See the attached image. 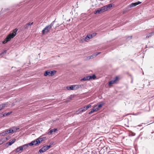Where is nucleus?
Returning a JSON list of instances; mask_svg holds the SVG:
<instances>
[{
	"instance_id": "nucleus-30",
	"label": "nucleus",
	"mask_w": 154,
	"mask_h": 154,
	"mask_svg": "<svg viewBox=\"0 0 154 154\" xmlns=\"http://www.w3.org/2000/svg\"><path fill=\"white\" fill-rule=\"evenodd\" d=\"M91 105L89 104L87 106H85V107L86 108V109L87 110L89 108L91 107Z\"/></svg>"
},
{
	"instance_id": "nucleus-41",
	"label": "nucleus",
	"mask_w": 154,
	"mask_h": 154,
	"mask_svg": "<svg viewBox=\"0 0 154 154\" xmlns=\"http://www.w3.org/2000/svg\"><path fill=\"white\" fill-rule=\"evenodd\" d=\"M19 129V128H18L17 129H17Z\"/></svg>"
},
{
	"instance_id": "nucleus-32",
	"label": "nucleus",
	"mask_w": 154,
	"mask_h": 154,
	"mask_svg": "<svg viewBox=\"0 0 154 154\" xmlns=\"http://www.w3.org/2000/svg\"><path fill=\"white\" fill-rule=\"evenodd\" d=\"M91 76V79H95L96 78V76H95V75H93L92 76Z\"/></svg>"
},
{
	"instance_id": "nucleus-5",
	"label": "nucleus",
	"mask_w": 154,
	"mask_h": 154,
	"mask_svg": "<svg viewBox=\"0 0 154 154\" xmlns=\"http://www.w3.org/2000/svg\"><path fill=\"white\" fill-rule=\"evenodd\" d=\"M38 138H37L36 140H35L32 141L31 143H29V145L30 146H32L33 145H36L38 144Z\"/></svg>"
},
{
	"instance_id": "nucleus-20",
	"label": "nucleus",
	"mask_w": 154,
	"mask_h": 154,
	"mask_svg": "<svg viewBox=\"0 0 154 154\" xmlns=\"http://www.w3.org/2000/svg\"><path fill=\"white\" fill-rule=\"evenodd\" d=\"M94 106L93 109H92L91 111L89 112V114H91L94 112L97 111L96 110Z\"/></svg>"
},
{
	"instance_id": "nucleus-18",
	"label": "nucleus",
	"mask_w": 154,
	"mask_h": 154,
	"mask_svg": "<svg viewBox=\"0 0 154 154\" xmlns=\"http://www.w3.org/2000/svg\"><path fill=\"white\" fill-rule=\"evenodd\" d=\"M46 139L45 137H39V143L41 142L42 141Z\"/></svg>"
},
{
	"instance_id": "nucleus-35",
	"label": "nucleus",
	"mask_w": 154,
	"mask_h": 154,
	"mask_svg": "<svg viewBox=\"0 0 154 154\" xmlns=\"http://www.w3.org/2000/svg\"><path fill=\"white\" fill-rule=\"evenodd\" d=\"M8 130V131L10 133H12L13 132H14V130H12V129H9V130Z\"/></svg>"
},
{
	"instance_id": "nucleus-3",
	"label": "nucleus",
	"mask_w": 154,
	"mask_h": 154,
	"mask_svg": "<svg viewBox=\"0 0 154 154\" xmlns=\"http://www.w3.org/2000/svg\"><path fill=\"white\" fill-rule=\"evenodd\" d=\"M106 11V8L105 7L103 6L100 8L99 9L95 11L94 12L95 14H100L103 13Z\"/></svg>"
},
{
	"instance_id": "nucleus-6",
	"label": "nucleus",
	"mask_w": 154,
	"mask_h": 154,
	"mask_svg": "<svg viewBox=\"0 0 154 154\" xmlns=\"http://www.w3.org/2000/svg\"><path fill=\"white\" fill-rule=\"evenodd\" d=\"M66 88L67 89V90H74L76 89V85H71L70 86H67L66 87Z\"/></svg>"
},
{
	"instance_id": "nucleus-39",
	"label": "nucleus",
	"mask_w": 154,
	"mask_h": 154,
	"mask_svg": "<svg viewBox=\"0 0 154 154\" xmlns=\"http://www.w3.org/2000/svg\"><path fill=\"white\" fill-rule=\"evenodd\" d=\"M3 108L2 107V105H0V111L2 110Z\"/></svg>"
},
{
	"instance_id": "nucleus-22",
	"label": "nucleus",
	"mask_w": 154,
	"mask_h": 154,
	"mask_svg": "<svg viewBox=\"0 0 154 154\" xmlns=\"http://www.w3.org/2000/svg\"><path fill=\"white\" fill-rule=\"evenodd\" d=\"M5 142L4 139L2 138L0 139V145L2 144Z\"/></svg>"
},
{
	"instance_id": "nucleus-33",
	"label": "nucleus",
	"mask_w": 154,
	"mask_h": 154,
	"mask_svg": "<svg viewBox=\"0 0 154 154\" xmlns=\"http://www.w3.org/2000/svg\"><path fill=\"white\" fill-rule=\"evenodd\" d=\"M7 50H4L1 53L2 54H6L7 52Z\"/></svg>"
},
{
	"instance_id": "nucleus-14",
	"label": "nucleus",
	"mask_w": 154,
	"mask_h": 154,
	"mask_svg": "<svg viewBox=\"0 0 154 154\" xmlns=\"http://www.w3.org/2000/svg\"><path fill=\"white\" fill-rule=\"evenodd\" d=\"M23 150V148L21 146L17 147L16 149V153L19 152L20 151Z\"/></svg>"
},
{
	"instance_id": "nucleus-1",
	"label": "nucleus",
	"mask_w": 154,
	"mask_h": 154,
	"mask_svg": "<svg viewBox=\"0 0 154 154\" xmlns=\"http://www.w3.org/2000/svg\"><path fill=\"white\" fill-rule=\"evenodd\" d=\"M18 30L17 28H16L13 30L12 33H10L8 35L6 38L3 42V44H5L8 42L10 41L12 38H13L16 35L17 32Z\"/></svg>"
},
{
	"instance_id": "nucleus-4",
	"label": "nucleus",
	"mask_w": 154,
	"mask_h": 154,
	"mask_svg": "<svg viewBox=\"0 0 154 154\" xmlns=\"http://www.w3.org/2000/svg\"><path fill=\"white\" fill-rule=\"evenodd\" d=\"M33 22H29L26 24L24 26V28L25 29H27L30 28L31 26L33 24Z\"/></svg>"
},
{
	"instance_id": "nucleus-31",
	"label": "nucleus",
	"mask_w": 154,
	"mask_h": 154,
	"mask_svg": "<svg viewBox=\"0 0 154 154\" xmlns=\"http://www.w3.org/2000/svg\"><path fill=\"white\" fill-rule=\"evenodd\" d=\"M154 35V31H153L149 34V35L148 36H151L152 35Z\"/></svg>"
},
{
	"instance_id": "nucleus-25",
	"label": "nucleus",
	"mask_w": 154,
	"mask_h": 154,
	"mask_svg": "<svg viewBox=\"0 0 154 154\" xmlns=\"http://www.w3.org/2000/svg\"><path fill=\"white\" fill-rule=\"evenodd\" d=\"M12 113V112H8V113H5L3 115V116H7L9 115L10 114Z\"/></svg>"
},
{
	"instance_id": "nucleus-27",
	"label": "nucleus",
	"mask_w": 154,
	"mask_h": 154,
	"mask_svg": "<svg viewBox=\"0 0 154 154\" xmlns=\"http://www.w3.org/2000/svg\"><path fill=\"white\" fill-rule=\"evenodd\" d=\"M115 84L114 82L112 80L110 81L109 82V86L111 85H112V84Z\"/></svg>"
},
{
	"instance_id": "nucleus-38",
	"label": "nucleus",
	"mask_w": 154,
	"mask_h": 154,
	"mask_svg": "<svg viewBox=\"0 0 154 154\" xmlns=\"http://www.w3.org/2000/svg\"><path fill=\"white\" fill-rule=\"evenodd\" d=\"M141 2H139H139H136V3H137V5L141 4Z\"/></svg>"
},
{
	"instance_id": "nucleus-37",
	"label": "nucleus",
	"mask_w": 154,
	"mask_h": 154,
	"mask_svg": "<svg viewBox=\"0 0 154 154\" xmlns=\"http://www.w3.org/2000/svg\"><path fill=\"white\" fill-rule=\"evenodd\" d=\"M96 34H97V33H93L92 34H91V35H92L93 37L95 36Z\"/></svg>"
},
{
	"instance_id": "nucleus-24",
	"label": "nucleus",
	"mask_w": 154,
	"mask_h": 154,
	"mask_svg": "<svg viewBox=\"0 0 154 154\" xmlns=\"http://www.w3.org/2000/svg\"><path fill=\"white\" fill-rule=\"evenodd\" d=\"M83 86V85L82 84L80 85H76V89H77L80 88H82Z\"/></svg>"
},
{
	"instance_id": "nucleus-12",
	"label": "nucleus",
	"mask_w": 154,
	"mask_h": 154,
	"mask_svg": "<svg viewBox=\"0 0 154 154\" xmlns=\"http://www.w3.org/2000/svg\"><path fill=\"white\" fill-rule=\"evenodd\" d=\"M57 131V129L56 128L50 130L48 132V134L50 135L53 134L54 132H56Z\"/></svg>"
},
{
	"instance_id": "nucleus-34",
	"label": "nucleus",
	"mask_w": 154,
	"mask_h": 154,
	"mask_svg": "<svg viewBox=\"0 0 154 154\" xmlns=\"http://www.w3.org/2000/svg\"><path fill=\"white\" fill-rule=\"evenodd\" d=\"M5 133H6V135H7L8 134H9L10 133L8 130H7L5 131Z\"/></svg>"
},
{
	"instance_id": "nucleus-11",
	"label": "nucleus",
	"mask_w": 154,
	"mask_h": 154,
	"mask_svg": "<svg viewBox=\"0 0 154 154\" xmlns=\"http://www.w3.org/2000/svg\"><path fill=\"white\" fill-rule=\"evenodd\" d=\"M91 76H88L85 77H84L83 79H82L81 81H87L91 79Z\"/></svg>"
},
{
	"instance_id": "nucleus-40",
	"label": "nucleus",
	"mask_w": 154,
	"mask_h": 154,
	"mask_svg": "<svg viewBox=\"0 0 154 154\" xmlns=\"http://www.w3.org/2000/svg\"><path fill=\"white\" fill-rule=\"evenodd\" d=\"M106 150H107V149H108V148L107 147H106Z\"/></svg>"
},
{
	"instance_id": "nucleus-28",
	"label": "nucleus",
	"mask_w": 154,
	"mask_h": 154,
	"mask_svg": "<svg viewBox=\"0 0 154 154\" xmlns=\"http://www.w3.org/2000/svg\"><path fill=\"white\" fill-rule=\"evenodd\" d=\"M6 133L5 131L0 133V136H3L6 135Z\"/></svg>"
},
{
	"instance_id": "nucleus-36",
	"label": "nucleus",
	"mask_w": 154,
	"mask_h": 154,
	"mask_svg": "<svg viewBox=\"0 0 154 154\" xmlns=\"http://www.w3.org/2000/svg\"><path fill=\"white\" fill-rule=\"evenodd\" d=\"M1 105H2V108H3L5 107L6 104H2Z\"/></svg>"
},
{
	"instance_id": "nucleus-15",
	"label": "nucleus",
	"mask_w": 154,
	"mask_h": 154,
	"mask_svg": "<svg viewBox=\"0 0 154 154\" xmlns=\"http://www.w3.org/2000/svg\"><path fill=\"white\" fill-rule=\"evenodd\" d=\"M50 71L48 70L46 71L44 73V75L45 76H47L49 75L50 76Z\"/></svg>"
},
{
	"instance_id": "nucleus-7",
	"label": "nucleus",
	"mask_w": 154,
	"mask_h": 154,
	"mask_svg": "<svg viewBox=\"0 0 154 154\" xmlns=\"http://www.w3.org/2000/svg\"><path fill=\"white\" fill-rule=\"evenodd\" d=\"M102 104H100L98 106L95 105L94 106L96 110L97 111L100 109L102 107L103 105L104 104V103L103 102H101Z\"/></svg>"
},
{
	"instance_id": "nucleus-2",
	"label": "nucleus",
	"mask_w": 154,
	"mask_h": 154,
	"mask_svg": "<svg viewBox=\"0 0 154 154\" xmlns=\"http://www.w3.org/2000/svg\"><path fill=\"white\" fill-rule=\"evenodd\" d=\"M54 21L52 22L51 24L47 26L43 30L42 33L43 34H45L48 33L54 25Z\"/></svg>"
},
{
	"instance_id": "nucleus-26",
	"label": "nucleus",
	"mask_w": 154,
	"mask_h": 154,
	"mask_svg": "<svg viewBox=\"0 0 154 154\" xmlns=\"http://www.w3.org/2000/svg\"><path fill=\"white\" fill-rule=\"evenodd\" d=\"M137 5V3H136V2L133 3L131 4L130 5V7H133L136 6Z\"/></svg>"
},
{
	"instance_id": "nucleus-29",
	"label": "nucleus",
	"mask_w": 154,
	"mask_h": 154,
	"mask_svg": "<svg viewBox=\"0 0 154 154\" xmlns=\"http://www.w3.org/2000/svg\"><path fill=\"white\" fill-rule=\"evenodd\" d=\"M51 144H50V145H48V146H45V147H46V149H47V150L49 148H50L51 147Z\"/></svg>"
},
{
	"instance_id": "nucleus-13",
	"label": "nucleus",
	"mask_w": 154,
	"mask_h": 154,
	"mask_svg": "<svg viewBox=\"0 0 154 154\" xmlns=\"http://www.w3.org/2000/svg\"><path fill=\"white\" fill-rule=\"evenodd\" d=\"M29 146V143H27V144H26L25 145H24L22 146H21L22 147L23 150H24V149H26L28 148V147Z\"/></svg>"
},
{
	"instance_id": "nucleus-16",
	"label": "nucleus",
	"mask_w": 154,
	"mask_h": 154,
	"mask_svg": "<svg viewBox=\"0 0 154 154\" xmlns=\"http://www.w3.org/2000/svg\"><path fill=\"white\" fill-rule=\"evenodd\" d=\"M119 77L118 76H116V77L115 79H114L112 80L116 84L117 82L119 80Z\"/></svg>"
},
{
	"instance_id": "nucleus-8",
	"label": "nucleus",
	"mask_w": 154,
	"mask_h": 154,
	"mask_svg": "<svg viewBox=\"0 0 154 154\" xmlns=\"http://www.w3.org/2000/svg\"><path fill=\"white\" fill-rule=\"evenodd\" d=\"M16 140L15 138L13 139L11 141L8 142L6 143V144L8 145V147L9 146H11L15 141Z\"/></svg>"
},
{
	"instance_id": "nucleus-17",
	"label": "nucleus",
	"mask_w": 154,
	"mask_h": 154,
	"mask_svg": "<svg viewBox=\"0 0 154 154\" xmlns=\"http://www.w3.org/2000/svg\"><path fill=\"white\" fill-rule=\"evenodd\" d=\"M87 110V109H86V107L85 106H84V107L79 109V110L80 111V112H83Z\"/></svg>"
},
{
	"instance_id": "nucleus-10",
	"label": "nucleus",
	"mask_w": 154,
	"mask_h": 154,
	"mask_svg": "<svg viewBox=\"0 0 154 154\" xmlns=\"http://www.w3.org/2000/svg\"><path fill=\"white\" fill-rule=\"evenodd\" d=\"M93 37L92 35L89 34L88 35L85 37V41H87L89 40L90 39L92 38Z\"/></svg>"
},
{
	"instance_id": "nucleus-19",
	"label": "nucleus",
	"mask_w": 154,
	"mask_h": 154,
	"mask_svg": "<svg viewBox=\"0 0 154 154\" xmlns=\"http://www.w3.org/2000/svg\"><path fill=\"white\" fill-rule=\"evenodd\" d=\"M56 72V71L55 70L50 71V76H53Z\"/></svg>"
},
{
	"instance_id": "nucleus-23",
	"label": "nucleus",
	"mask_w": 154,
	"mask_h": 154,
	"mask_svg": "<svg viewBox=\"0 0 154 154\" xmlns=\"http://www.w3.org/2000/svg\"><path fill=\"white\" fill-rule=\"evenodd\" d=\"M100 53H101V52H98V53H95V54L94 55H93L92 56H91L90 58H93L94 57H94H95L96 56H97V55H98V54H100Z\"/></svg>"
},
{
	"instance_id": "nucleus-9",
	"label": "nucleus",
	"mask_w": 154,
	"mask_h": 154,
	"mask_svg": "<svg viewBox=\"0 0 154 154\" xmlns=\"http://www.w3.org/2000/svg\"><path fill=\"white\" fill-rule=\"evenodd\" d=\"M46 147L45 146L42 147L41 149L39 150V152L40 153H42L47 150Z\"/></svg>"
},
{
	"instance_id": "nucleus-21",
	"label": "nucleus",
	"mask_w": 154,
	"mask_h": 154,
	"mask_svg": "<svg viewBox=\"0 0 154 154\" xmlns=\"http://www.w3.org/2000/svg\"><path fill=\"white\" fill-rule=\"evenodd\" d=\"M112 6V5L111 4H109V5H106L104 6L106 8V11L107 10L108 8H111Z\"/></svg>"
}]
</instances>
